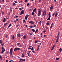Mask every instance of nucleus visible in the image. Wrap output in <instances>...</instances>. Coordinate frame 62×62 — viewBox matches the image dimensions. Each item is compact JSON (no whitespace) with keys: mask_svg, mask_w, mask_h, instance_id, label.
Returning a JSON list of instances; mask_svg holds the SVG:
<instances>
[{"mask_svg":"<svg viewBox=\"0 0 62 62\" xmlns=\"http://www.w3.org/2000/svg\"><path fill=\"white\" fill-rule=\"evenodd\" d=\"M43 25V28H44V24H42Z\"/></svg>","mask_w":62,"mask_h":62,"instance_id":"8fccbe9b","label":"nucleus"},{"mask_svg":"<svg viewBox=\"0 0 62 62\" xmlns=\"http://www.w3.org/2000/svg\"><path fill=\"white\" fill-rule=\"evenodd\" d=\"M15 3H17V2L16 1H15Z\"/></svg>","mask_w":62,"mask_h":62,"instance_id":"338daca9","label":"nucleus"},{"mask_svg":"<svg viewBox=\"0 0 62 62\" xmlns=\"http://www.w3.org/2000/svg\"><path fill=\"white\" fill-rule=\"evenodd\" d=\"M38 31H39V30L38 29L36 30L35 32V33L37 34V32Z\"/></svg>","mask_w":62,"mask_h":62,"instance_id":"f3484780","label":"nucleus"},{"mask_svg":"<svg viewBox=\"0 0 62 62\" xmlns=\"http://www.w3.org/2000/svg\"><path fill=\"white\" fill-rule=\"evenodd\" d=\"M55 45H54L52 47H53V48H54V47H55Z\"/></svg>","mask_w":62,"mask_h":62,"instance_id":"a18cd8bd","label":"nucleus"},{"mask_svg":"<svg viewBox=\"0 0 62 62\" xmlns=\"http://www.w3.org/2000/svg\"><path fill=\"white\" fill-rule=\"evenodd\" d=\"M18 17V16H16L15 17H14V18H17Z\"/></svg>","mask_w":62,"mask_h":62,"instance_id":"5fc2aeb1","label":"nucleus"},{"mask_svg":"<svg viewBox=\"0 0 62 62\" xmlns=\"http://www.w3.org/2000/svg\"><path fill=\"white\" fill-rule=\"evenodd\" d=\"M27 17H26V16H25V20H26L27 19Z\"/></svg>","mask_w":62,"mask_h":62,"instance_id":"4be33fe9","label":"nucleus"},{"mask_svg":"<svg viewBox=\"0 0 62 62\" xmlns=\"http://www.w3.org/2000/svg\"><path fill=\"white\" fill-rule=\"evenodd\" d=\"M0 59L1 60H3L2 59V56L0 55Z\"/></svg>","mask_w":62,"mask_h":62,"instance_id":"a211bd4d","label":"nucleus"},{"mask_svg":"<svg viewBox=\"0 0 62 62\" xmlns=\"http://www.w3.org/2000/svg\"><path fill=\"white\" fill-rule=\"evenodd\" d=\"M40 45H39L38 46V47L37 48V51H38L39 50V48L40 47Z\"/></svg>","mask_w":62,"mask_h":62,"instance_id":"423d86ee","label":"nucleus"},{"mask_svg":"<svg viewBox=\"0 0 62 62\" xmlns=\"http://www.w3.org/2000/svg\"><path fill=\"white\" fill-rule=\"evenodd\" d=\"M29 27L30 28H33V26H29Z\"/></svg>","mask_w":62,"mask_h":62,"instance_id":"49530a36","label":"nucleus"},{"mask_svg":"<svg viewBox=\"0 0 62 62\" xmlns=\"http://www.w3.org/2000/svg\"><path fill=\"white\" fill-rule=\"evenodd\" d=\"M32 31L33 32H35V30L34 29H32Z\"/></svg>","mask_w":62,"mask_h":62,"instance_id":"dca6fc26","label":"nucleus"},{"mask_svg":"<svg viewBox=\"0 0 62 62\" xmlns=\"http://www.w3.org/2000/svg\"><path fill=\"white\" fill-rule=\"evenodd\" d=\"M16 21H19V19L17 18L16 19Z\"/></svg>","mask_w":62,"mask_h":62,"instance_id":"37998d69","label":"nucleus"},{"mask_svg":"<svg viewBox=\"0 0 62 62\" xmlns=\"http://www.w3.org/2000/svg\"><path fill=\"white\" fill-rule=\"evenodd\" d=\"M21 60H22V61H24L25 60V59H20V61H21Z\"/></svg>","mask_w":62,"mask_h":62,"instance_id":"20e7f679","label":"nucleus"},{"mask_svg":"<svg viewBox=\"0 0 62 62\" xmlns=\"http://www.w3.org/2000/svg\"><path fill=\"white\" fill-rule=\"evenodd\" d=\"M15 49H16V51H17V50H18V51H19L20 50V49L19 48H17V47H16L15 48Z\"/></svg>","mask_w":62,"mask_h":62,"instance_id":"f03ea898","label":"nucleus"},{"mask_svg":"<svg viewBox=\"0 0 62 62\" xmlns=\"http://www.w3.org/2000/svg\"><path fill=\"white\" fill-rule=\"evenodd\" d=\"M11 24H10L9 26H8V28H9L11 26Z\"/></svg>","mask_w":62,"mask_h":62,"instance_id":"bb28decb","label":"nucleus"},{"mask_svg":"<svg viewBox=\"0 0 62 62\" xmlns=\"http://www.w3.org/2000/svg\"><path fill=\"white\" fill-rule=\"evenodd\" d=\"M20 43H18L17 44V45H20Z\"/></svg>","mask_w":62,"mask_h":62,"instance_id":"0e129e2a","label":"nucleus"},{"mask_svg":"<svg viewBox=\"0 0 62 62\" xmlns=\"http://www.w3.org/2000/svg\"><path fill=\"white\" fill-rule=\"evenodd\" d=\"M29 23H31L32 24H34V22L33 21H30L29 22Z\"/></svg>","mask_w":62,"mask_h":62,"instance_id":"7ed1b4c3","label":"nucleus"},{"mask_svg":"<svg viewBox=\"0 0 62 62\" xmlns=\"http://www.w3.org/2000/svg\"><path fill=\"white\" fill-rule=\"evenodd\" d=\"M31 47H32V46H29V47L28 48V49H31Z\"/></svg>","mask_w":62,"mask_h":62,"instance_id":"39448f33","label":"nucleus"},{"mask_svg":"<svg viewBox=\"0 0 62 62\" xmlns=\"http://www.w3.org/2000/svg\"><path fill=\"white\" fill-rule=\"evenodd\" d=\"M26 17H28V16H29V15H27V14L26 15Z\"/></svg>","mask_w":62,"mask_h":62,"instance_id":"de8ad7c7","label":"nucleus"},{"mask_svg":"<svg viewBox=\"0 0 62 62\" xmlns=\"http://www.w3.org/2000/svg\"><path fill=\"white\" fill-rule=\"evenodd\" d=\"M53 9V7L52 6H51L50 8V9L52 10V9Z\"/></svg>","mask_w":62,"mask_h":62,"instance_id":"f8f14e48","label":"nucleus"},{"mask_svg":"<svg viewBox=\"0 0 62 62\" xmlns=\"http://www.w3.org/2000/svg\"><path fill=\"white\" fill-rule=\"evenodd\" d=\"M44 38L46 37V35H44Z\"/></svg>","mask_w":62,"mask_h":62,"instance_id":"69168bd1","label":"nucleus"},{"mask_svg":"<svg viewBox=\"0 0 62 62\" xmlns=\"http://www.w3.org/2000/svg\"><path fill=\"white\" fill-rule=\"evenodd\" d=\"M1 49H2L3 50H4V51H6V50L5 49H4V47L3 46L2 47Z\"/></svg>","mask_w":62,"mask_h":62,"instance_id":"1a4fd4ad","label":"nucleus"},{"mask_svg":"<svg viewBox=\"0 0 62 62\" xmlns=\"http://www.w3.org/2000/svg\"><path fill=\"white\" fill-rule=\"evenodd\" d=\"M48 15L49 16V17H51V14H50V12L49 13Z\"/></svg>","mask_w":62,"mask_h":62,"instance_id":"c756f323","label":"nucleus"},{"mask_svg":"<svg viewBox=\"0 0 62 62\" xmlns=\"http://www.w3.org/2000/svg\"><path fill=\"white\" fill-rule=\"evenodd\" d=\"M46 12H43V14L44 15H46Z\"/></svg>","mask_w":62,"mask_h":62,"instance_id":"f704fd0d","label":"nucleus"},{"mask_svg":"<svg viewBox=\"0 0 62 62\" xmlns=\"http://www.w3.org/2000/svg\"><path fill=\"white\" fill-rule=\"evenodd\" d=\"M57 39H59V36H57Z\"/></svg>","mask_w":62,"mask_h":62,"instance_id":"72a5a7b5","label":"nucleus"},{"mask_svg":"<svg viewBox=\"0 0 62 62\" xmlns=\"http://www.w3.org/2000/svg\"><path fill=\"white\" fill-rule=\"evenodd\" d=\"M15 38V36H14V35H13V37H12V39H14Z\"/></svg>","mask_w":62,"mask_h":62,"instance_id":"e433bc0d","label":"nucleus"},{"mask_svg":"<svg viewBox=\"0 0 62 62\" xmlns=\"http://www.w3.org/2000/svg\"><path fill=\"white\" fill-rule=\"evenodd\" d=\"M22 56L23 57H24V54H22Z\"/></svg>","mask_w":62,"mask_h":62,"instance_id":"58836bf2","label":"nucleus"},{"mask_svg":"<svg viewBox=\"0 0 62 62\" xmlns=\"http://www.w3.org/2000/svg\"><path fill=\"white\" fill-rule=\"evenodd\" d=\"M23 22L24 23H26V22H25V20H23Z\"/></svg>","mask_w":62,"mask_h":62,"instance_id":"4c0bfd02","label":"nucleus"},{"mask_svg":"<svg viewBox=\"0 0 62 62\" xmlns=\"http://www.w3.org/2000/svg\"><path fill=\"white\" fill-rule=\"evenodd\" d=\"M50 17H50V16H49L48 18L47 19V21H49V20H50Z\"/></svg>","mask_w":62,"mask_h":62,"instance_id":"2eb2a0df","label":"nucleus"},{"mask_svg":"<svg viewBox=\"0 0 62 62\" xmlns=\"http://www.w3.org/2000/svg\"><path fill=\"white\" fill-rule=\"evenodd\" d=\"M34 26L33 27H36V25H34Z\"/></svg>","mask_w":62,"mask_h":62,"instance_id":"13d9d810","label":"nucleus"},{"mask_svg":"<svg viewBox=\"0 0 62 62\" xmlns=\"http://www.w3.org/2000/svg\"><path fill=\"white\" fill-rule=\"evenodd\" d=\"M12 48H11L10 50V52H12Z\"/></svg>","mask_w":62,"mask_h":62,"instance_id":"6ab92c4d","label":"nucleus"},{"mask_svg":"<svg viewBox=\"0 0 62 62\" xmlns=\"http://www.w3.org/2000/svg\"><path fill=\"white\" fill-rule=\"evenodd\" d=\"M36 10V8H34L33 10V12H35Z\"/></svg>","mask_w":62,"mask_h":62,"instance_id":"4468645a","label":"nucleus"},{"mask_svg":"<svg viewBox=\"0 0 62 62\" xmlns=\"http://www.w3.org/2000/svg\"><path fill=\"white\" fill-rule=\"evenodd\" d=\"M45 16V15L43 14V15H42V16H43V17L44 16Z\"/></svg>","mask_w":62,"mask_h":62,"instance_id":"774afa93","label":"nucleus"},{"mask_svg":"<svg viewBox=\"0 0 62 62\" xmlns=\"http://www.w3.org/2000/svg\"><path fill=\"white\" fill-rule=\"evenodd\" d=\"M27 54H28V57L29 56V53H27Z\"/></svg>","mask_w":62,"mask_h":62,"instance_id":"864d4df0","label":"nucleus"},{"mask_svg":"<svg viewBox=\"0 0 62 62\" xmlns=\"http://www.w3.org/2000/svg\"><path fill=\"white\" fill-rule=\"evenodd\" d=\"M4 52H5V51H4V50H2V52H1V54H3V53Z\"/></svg>","mask_w":62,"mask_h":62,"instance_id":"b1692460","label":"nucleus"},{"mask_svg":"<svg viewBox=\"0 0 62 62\" xmlns=\"http://www.w3.org/2000/svg\"><path fill=\"white\" fill-rule=\"evenodd\" d=\"M53 24H51V26L50 27V30H51L52 29V27H53Z\"/></svg>","mask_w":62,"mask_h":62,"instance_id":"ddd939ff","label":"nucleus"},{"mask_svg":"<svg viewBox=\"0 0 62 62\" xmlns=\"http://www.w3.org/2000/svg\"><path fill=\"white\" fill-rule=\"evenodd\" d=\"M4 44H5V43H3V44H1V46H3L4 45Z\"/></svg>","mask_w":62,"mask_h":62,"instance_id":"2f4dec72","label":"nucleus"},{"mask_svg":"<svg viewBox=\"0 0 62 62\" xmlns=\"http://www.w3.org/2000/svg\"><path fill=\"white\" fill-rule=\"evenodd\" d=\"M46 32V31H43V33H45V32Z\"/></svg>","mask_w":62,"mask_h":62,"instance_id":"c03bdc74","label":"nucleus"},{"mask_svg":"<svg viewBox=\"0 0 62 62\" xmlns=\"http://www.w3.org/2000/svg\"><path fill=\"white\" fill-rule=\"evenodd\" d=\"M18 36L19 38H20V37H21V34H18Z\"/></svg>","mask_w":62,"mask_h":62,"instance_id":"cd10ccee","label":"nucleus"},{"mask_svg":"<svg viewBox=\"0 0 62 62\" xmlns=\"http://www.w3.org/2000/svg\"><path fill=\"white\" fill-rule=\"evenodd\" d=\"M26 36L25 35H24L23 36V39H26Z\"/></svg>","mask_w":62,"mask_h":62,"instance_id":"aec40b11","label":"nucleus"},{"mask_svg":"<svg viewBox=\"0 0 62 62\" xmlns=\"http://www.w3.org/2000/svg\"><path fill=\"white\" fill-rule=\"evenodd\" d=\"M46 24H47V25H49V23H46Z\"/></svg>","mask_w":62,"mask_h":62,"instance_id":"052dcab7","label":"nucleus"},{"mask_svg":"<svg viewBox=\"0 0 62 62\" xmlns=\"http://www.w3.org/2000/svg\"><path fill=\"white\" fill-rule=\"evenodd\" d=\"M10 55H13L12 52H10Z\"/></svg>","mask_w":62,"mask_h":62,"instance_id":"79ce46f5","label":"nucleus"},{"mask_svg":"<svg viewBox=\"0 0 62 62\" xmlns=\"http://www.w3.org/2000/svg\"><path fill=\"white\" fill-rule=\"evenodd\" d=\"M15 5H16V4L15 3H13V6H15Z\"/></svg>","mask_w":62,"mask_h":62,"instance_id":"c85d7f7f","label":"nucleus"},{"mask_svg":"<svg viewBox=\"0 0 62 62\" xmlns=\"http://www.w3.org/2000/svg\"><path fill=\"white\" fill-rule=\"evenodd\" d=\"M58 35L57 36H59V34H60L59 32H58Z\"/></svg>","mask_w":62,"mask_h":62,"instance_id":"09e8293b","label":"nucleus"},{"mask_svg":"<svg viewBox=\"0 0 62 62\" xmlns=\"http://www.w3.org/2000/svg\"><path fill=\"white\" fill-rule=\"evenodd\" d=\"M57 13H56L55 16V17H57Z\"/></svg>","mask_w":62,"mask_h":62,"instance_id":"5701e85b","label":"nucleus"},{"mask_svg":"<svg viewBox=\"0 0 62 62\" xmlns=\"http://www.w3.org/2000/svg\"><path fill=\"white\" fill-rule=\"evenodd\" d=\"M34 14H35V13L34 12H32L31 13V15H33Z\"/></svg>","mask_w":62,"mask_h":62,"instance_id":"7c9ffc66","label":"nucleus"},{"mask_svg":"<svg viewBox=\"0 0 62 62\" xmlns=\"http://www.w3.org/2000/svg\"><path fill=\"white\" fill-rule=\"evenodd\" d=\"M54 47H52V48H51V51H52V50H54Z\"/></svg>","mask_w":62,"mask_h":62,"instance_id":"a19ab883","label":"nucleus"},{"mask_svg":"<svg viewBox=\"0 0 62 62\" xmlns=\"http://www.w3.org/2000/svg\"><path fill=\"white\" fill-rule=\"evenodd\" d=\"M29 34L30 35H32V34L31 33H29Z\"/></svg>","mask_w":62,"mask_h":62,"instance_id":"4d7b16f0","label":"nucleus"},{"mask_svg":"<svg viewBox=\"0 0 62 62\" xmlns=\"http://www.w3.org/2000/svg\"><path fill=\"white\" fill-rule=\"evenodd\" d=\"M55 13H54L53 14V15H52V16H53V17H54V15H55Z\"/></svg>","mask_w":62,"mask_h":62,"instance_id":"a878e982","label":"nucleus"},{"mask_svg":"<svg viewBox=\"0 0 62 62\" xmlns=\"http://www.w3.org/2000/svg\"><path fill=\"white\" fill-rule=\"evenodd\" d=\"M41 8L39 9L38 12V16H39L40 15H41Z\"/></svg>","mask_w":62,"mask_h":62,"instance_id":"f257e3e1","label":"nucleus"},{"mask_svg":"<svg viewBox=\"0 0 62 62\" xmlns=\"http://www.w3.org/2000/svg\"><path fill=\"white\" fill-rule=\"evenodd\" d=\"M29 3H27V6H29Z\"/></svg>","mask_w":62,"mask_h":62,"instance_id":"6e6d98bb","label":"nucleus"},{"mask_svg":"<svg viewBox=\"0 0 62 62\" xmlns=\"http://www.w3.org/2000/svg\"><path fill=\"white\" fill-rule=\"evenodd\" d=\"M58 39H56V43H57L58 41Z\"/></svg>","mask_w":62,"mask_h":62,"instance_id":"412c9836","label":"nucleus"},{"mask_svg":"<svg viewBox=\"0 0 62 62\" xmlns=\"http://www.w3.org/2000/svg\"><path fill=\"white\" fill-rule=\"evenodd\" d=\"M4 20L3 21V23H4L5 22V21H6V18H4Z\"/></svg>","mask_w":62,"mask_h":62,"instance_id":"9d476101","label":"nucleus"},{"mask_svg":"<svg viewBox=\"0 0 62 62\" xmlns=\"http://www.w3.org/2000/svg\"><path fill=\"white\" fill-rule=\"evenodd\" d=\"M59 58H56V60H59Z\"/></svg>","mask_w":62,"mask_h":62,"instance_id":"603ef678","label":"nucleus"},{"mask_svg":"<svg viewBox=\"0 0 62 62\" xmlns=\"http://www.w3.org/2000/svg\"><path fill=\"white\" fill-rule=\"evenodd\" d=\"M19 9L20 10H22V8H19Z\"/></svg>","mask_w":62,"mask_h":62,"instance_id":"680f3d73","label":"nucleus"},{"mask_svg":"<svg viewBox=\"0 0 62 62\" xmlns=\"http://www.w3.org/2000/svg\"><path fill=\"white\" fill-rule=\"evenodd\" d=\"M38 41H35V44H36V43H37V42H38Z\"/></svg>","mask_w":62,"mask_h":62,"instance_id":"c9c22d12","label":"nucleus"},{"mask_svg":"<svg viewBox=\"0 0 62 62\" xmlns=\"http://www.w3.org/2000/svg\"><path fill=\"white\" fill-rule=\"evenodd\" d=\"M21 13L22 14H24V11L23 10L21 11Z\"/></svg>","mask_w":62,"mask_h":62,"instance_id":"0eeeda50","label":"nucleus"},{"mask_svg":"<svg viewBox=\"0 0 62 62\" xmlns=\"http://www.w3.org/2000/svg\"><path fill=\"white\" fill-rule=\"evenodd\" d=\"M0 44H2L3 43V41L2 40V39L0 40Z\"/></svg>","mask_w":62,"mask_h":62,"instance_id":"6e6552de","label":"nucleus"},{"mask_svg":"<svg viewBox=\"0 0 62 62\" xmlns=\"http://www.w3.org/2000/svg\"><path fill=\"white\" fill-rule=\"evenodd\" d=\"M59 51L60 52H62V49L61 48H60L59 49Z\"/></svg>","mask_w":62,"mask_h":62,"instance_id":"9b49d317","label":"nucleus"},{"mask_svg":"<svg viewBox=\"0 0 62 62\" xmlns=\"http://www.w3.org/2000/svg\"><path fill=\"white\" fill-rule=\"evenodd\" d=\"M31 51H33V47H32V48H31Z\"/></svg>","mask_w":62,"mask_h":62,"instance_id":"3c124183","label":"nucleus"},{"mask_svg":"<svg viewBox=\"0 0 62 62\" xmlns=\"http://www.w3.org/2000/svg\"><path fill=\"white\" fill-rule=\"evenodd\" d=\"M7 23H5V25H7V24H8V23H9V22L8 21L7 22Z\"/></svg>","mask_w":62,"mask_h":62,"instance_id":"393cba45","label":"nucleus"},{"mask_svg":"<svg viewBox=\"0 0 62 62\" xmlns=\"http://www.w3.org/2000/svg\"><path fill=\"white\" fill-rule=\"evenodd\" d=\"M41 23H42L41 21H40L39 22V23L40 24V25L41 24Z\"/></svg>","mask_w":62,"mask_h":62,"instance_id":"ea45409f","label":"nucleus"},{"mask_svg":"<svg viewBox=\"0 0 62 62\" xmlns=\"http://www.w3.org/2000/svg\"><path fill=\"white\" fill-rule=\"evenodd\" d=\"M48 27V26H46L45 27V28H46V29H48V28L49 27Z\"/></svg>","mask_w":62,"mask_h":62,"instance_id":"473e14b6","label":"nucleus"},{"mask_svg":"<svg viewBox=\"0 0 62 62\" xmlns=\"http://www.w3.org/2000/svg\"><path fill=\"white\" fill-rule=\"evenodd\" d=\"M15 51H16V49H15H15H14V52H15Z\"/></svg>","mask_w":62,"mask_h":62,"instance_id":"e2e57ef3","label":"nucleus"},{"mask_svg":"<svg viewBox=\"0 0 62 62\" xmlns=\"http://www.w3.org/2000/svg\"><path fill=\"white\" fill-rule=\"evenodd\" d=\"M6 62H8V60H6Z\"/></svg>","mask_w":62,"mask_h":62,"instance_id":"bf43d9fd","label":"nucleus"}]
</instances>
